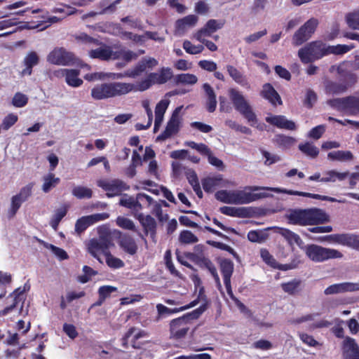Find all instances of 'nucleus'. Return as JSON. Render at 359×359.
<instances>
[{"label":"nucleus","mask_w":359,"mask_h":359,"mask_svg":"<svg viewBox=\"0 0 359 359\" xmlns=\"http://www.w3.org/2000/svg\"><path fill=\"white\" fill-rule=\"evenodd\" d=\"M285 218L289 224L299 226L317 225L330 221L329 215L319 208L291 209L287 212Z\"/></svg>","instance_id":"f257e3e1"},{"label":"nucleus","mask_w":359,"mask_h":359,"mask_svg":"<svg viewBox=\"0 0 359 359\" xmlns=\"http://www.w3.org/2000/svg\"><path fill=\"white\" fill-rule=\"evenodd\" d=\"M134 87L131 83H103L95 86L91 89L90 95L96 100H106L135 92Z\"/></svg>","instance_id":"f03ea898"},{"label":"nucleus","mask_w":359,"mask_h":359,"mask_svg":"<svg viewBox=\"0 0 359 359\" xmlns=\"http://www.w3.org/2000/svg\"><path fill=\"white\" fill-rule=\"evenodd\" d=\"M206 309V305L203 304L199 308L184 315L182 317L172 320L170 322L171 337L176 339L184 338L189 330L191 321L198 318Z\"/></svg>","instance_id":"7ed1b4c3"},{"label":"nucleus","mask_w":359,"mask_h":359,"mask_svg":"<svg viewBox=\"0 0 359 359\" xmlns=\"http://www.w3.org/2000/svg\"><path fill=\"white\" fill-rule=\"evenodd\" d=\"M173 77V72L170 67H162L156 72H152L140 81L133 83L135 92L144 91L153 84H164Z\"/></svg>","instance_id":"20e7f679"},{"label":"nucleus","mask_w":359,"mask_h":359,"mask_svg":"<svg viewBox=\"0 0 359 359\" xmlns=\"http://www.w3.org/2000/svg\"><path fill=\"white\" fill-rule=\"evenodd\" d=\"M302 249L306 257L314 262H323L342 257V254L335 249L327 248L316 244L304 245Z\"/></svg>","instance_id":"39448f33"},{"label":"nucleus","mask_w":359,"mask_h":359,"mask_svg":"<svg viewBox=\"0 0 359 359\" xmlns=\"http://www.w3.org/2000/svg\"><path fill=\"white\" fill-rule=\"evenodd\" d=\"M275 187H257L251 186L246 187L243 190H235V199L236 205L248 204L257 200L270 196V194L266 192L254 193L257 191L270 190L273 191Z\"/></svg>","instance_id":"423d86ee"},{"label":"nucleus","mask_w":359,"mask_h":359,"mask_svg":"<svg viewBox=\"0 0 359 359\" xmlns=\"http://www.w3.org/2000/svg\"><path fill=\"white\" fill-rule=\"evenodd\" d=\"M229 97L235 107L251 124L255 126L257 118L248 102L238 90L231 88L229 90Z\"/></svg>","instance_id":"0eeeda50"},{"label":"nucleus","mask_w":359,"mask_h":359,"mask_svg":"<svg viewBox=\"0 0 359 359\" xmlns=\"http://www.w3.org/2000/svg\"><path fill=\"white\" fill-rule=\"evenodd\" d=\"M327 55V48L321 41H313L298 51V56L303 63H309Z\"/></svg>","instance_id":"6e6552de"},{"label":"nucleus","mask_w":359,"mask_h":359,"mask_svg":"<svg viewBox=\"0 0 359 359\" xmlns=\"http://www.w3.org/2000/svg\"><path fill=\"white\" fill-rule=\"evenodd\" d=\"M327 103L332 108L346 114L355 116L359 114V97L335 98L328 100Z\"/></svg>","instance_id":"1a4fd4ad"},{"label":"nucleus","mask_w":359,"mask_h":359,"mask_svg":"<svg viewBox=\"0 0 359 359\" xmlns=\"http://www.w3.org/2000/svg\"><path fill=\"white\" fill-rule=\"evenodd\" d=\"M154 203L152 198L145 194H137L135 197L124 195L120 199L119 204L139 213L144 206H150Z\"/></svg>","instance_id":"9d476101"},{"label":"nucleus","mask_w":359,"mask_h":359,"mask_svg":"<svg viewBox=\"0 0 359 359\" xmlns=\"http://www.w3.org/2000/svg\"><path fill=\"white\" fill-rule=\"evenodd\" d=\"M77 58L74 53L64 48H54L47 56V61L59 66H71L77 63Z\"/></svg>","instance_id":"9b49d317"},{"label":"nucleus","mask_w":359,"mask_h":359,"mask_svg":"<svg viewBox=\"0 0 359 359\" xmlns=\"http://www.w3.org/2000/svg\"><path fill=\"white\" fill-rule=\"evenodd\" d=\"M319 21L315 18L308 20L292 36V44L299 46L308 41L315 32Z\"/></svg>","instance_id":"f8f14e48"},{"label":"nucleus","mask_w":359,"mask_h":359,"mask_svg":"<svg viewBox=\"0 0 359 359\" xmlns=\"http://www.w3.org/2000/svg\"><path fill=\"white\" fill-rule=\"evenodd\" d=\"M111 241L107 236H100L98 238H93L86 244L88 252L100 263H102V260L100 257V254L104 255L109 251V248L112 245Z\"/></svg>","instance_id":"ddd939ff"},{"label":"nucleus","mask_w":359,"mask_h":359,"mask_svg":"<svg viewBox=\"0 0 359 359\" xmlns=\"http://www.w3.org/2000/svg\"><path fill=\"white\" fill-rule=\"evenodd\" d=\"M330 73H336L340 80L353 86L357 81V76L353 72V64L344 61L339 65H334L330 68Z\"/></svg>","instance_id":"4468645a"},{"label":"nucleus","mask_w":359,"mask_h":359,"mask_svg":"<svg viewBox=\"0 0 359 359\" xmlns=\"http://www.w3.org/2000/svg\"><path fill=\"white\" fill-rule=\"evenodd\" d=\"M97 184L107 192L108 197L118 196L130 188L126 182L118 179L100 180L97 182Z\"/></svg>","instance_id":"2eb2a0df"},{"label":"nucleus","mask_w":359,"mask_h":359,"mask_svg":"<svg viewBox=\"0 0 359 359\" xmlns=\"http://www.w3.org/2000/svg\"><path fill=\"white\" fill-rule=\"evenodd\" d=\"M182 108L183 106H180L174 110L170 119L167 123L165 130L157 137V140L163 141L178 132L181 122L180 114Z\"/></svg>","instance_id":"dca6fc26"},{"label":"nucleus","mask_w":359,"mask_h":359,"mask_svg":"<svg viewBox=\"0 0 359 359\" xmlns=\"http://www.w3.org/2000/svg\"><path fill=\"white\" fill-rule=\"evenodd\" d=\"M108 213H96L88 216H83L78 219L75 224V231L78 234L83 233L88 226L109 218Z\"/></svg>","instance_id":"f3484780"},{"label":"nucleus","mask_w":359,"mask_h":359,"mask_svg":"<svg viewBox=\"0 0 359 359\" xmlns=\"http://www.w3.org/2000/svg\"><path fill=\"white\" fill-rule=\"evenodd\" d=\"M359 290V283L344 282L328 286L324 290L325 295L352 292Z\"/></svg>","instance_id":"a211bd4d"},{"label":"nucleus","mask_w":359,"mask_h":359,"mask_svg":"<svg viewBox=\"0 0 359 359\" xmlns=\"http://www.w3.org/2000/svg\"><path fill=\"white\" fill-rule=\"evenodd\" d=\"M319 316L318 313H309L297 318L293 320L294 323H302L304 322H311L309 329L315 330L317 328L327 327L331 325V323L325 319L316 320V318Z\"/></svg>","instance_id":"6ab92c4d"},{"label":"nucleus","mask_w":359,"mask_h":359,"mask_svg":"<svg viewBox=\"0 0 359 359\" xmlns=\"http://www.w3.org/2000/svg\"><path fill=\"white\" fill-rule=\"evenodd\" d=\"M343 359H359V346L353 338L346 337L342 342Z\"/></svg>","instance_id":"aec40b11"},{"label":"nucleus","mask_w":359,"mask_h":359,"mask_svg":"<svg viewBox=\"0 0 359 359\" xmlns=\"http://www.w3.org/2000/svg\"><path fill=\"white\" fill-rule=\"evenodd\" d=\"M198 21V18L196 15H189L175 22V34L178 36L184 35L189 29L194 27Z\"/></svg>","instance_id":"412c9836"},{"label":"nucleus","mask_w":359,"mask_h":359,"mask_svg":"<svg viewBox=\"0 0 359 359\" xmlns=\"http://www.w3.org/2000/svg\"><path fill=\"white\" fill-rule=\"evenodd\" d=\"M80 71L77 69H61L55 72L57 76L65 78L66 83L72 87L77 88L82 85L83 80L79 77Z\"/></svg>","instance_id":"4be33fe9"},{"label":"nucleus","mask_w":359,"mask_h":359,"mask_svg":"<svg viewBox=\"0 0 359 359\" xmlns=\"http://www.w3.org/2000/svg\"><path fill=\"white\" fill-rule=\"evenodd\" d=\"M21 293L22 292L20 291V288H18L10 294V297L13 299V303L10 306L1 311L0 316H6L15 310H17L18 313L20 314L23 313L24 300L22 297Z\"/></svg>","instance_id":"5701e85b"},{"label":"nucleus","mask_w":359,"mask_h":359,"mask_svg":"<svg viewBox=\"0 0 359 359\" xmlns=\"http://www.w3.org/2000/svg\"><path fill=\"white\" fill-rule=\"evenodd\" d=\"M88 55L93 59H99L101 60H116L117 56L115 54V50L112 47L102 45L99 48L93 49L89 51Z\"/></svg>","instance_id":"b1692460"},{"label":"nucleus","mask_w":359,"mask_h":359,"mask_svg":"<svg viewBox=\"0 0 359 359\" xmlns=\"http://www.w3.org/2000/svg\"><path fill=\"white\" fill-rule=\"evenodd\" d=\"M266 121L280 129L294 130L297 128L294 121L288 120L285 116L281 115L267 116Z\"/></svg>","instance_id":"393cba45"},{"label":"nucleus","mask_w":359,"mask_h":359,"mask_svg":"<svg viewBox=\"0 0 359 359\" xmlns=\"http://www.w3.org/2000/svg\"><path fill=\"white\" fill-rule=\"evenodd\" d=\"M351 85L339 79V82L327 81L325 83V92L330 95L340 94L345 92Z\"/></svg>","instance_id":"a878e982"},{"label":"nucleus","mask_w":359,"mask_h":359,"mask_svg":"<svg viewBox=\"0 0 359 359\" xmlns=\"http://www.w3.org/2000/svg\"><path fill=\"white\" fill-rule=\"evenodd\" d=\"M146 335L147 334L144 331L132 327L122 338V346L127 348L128 344L130 342L132 346L135 348V341L141 337H145Z\"/></svg>","instance_id":"bb28decb"},{"label":"nucleus","mask_w":359,"mask_h":359,"mask_svg":"<svg viewBox=\"0 0 359 359\" xmlns=\"http://www.w3.org/2000/svg\"><path fill=\"white\" fill-rule=\"evenodd\" d=\"M233 271V264L231 261L224 260L221 263V271L226 291L231 293V276Z\"/></svg>","instance_id":"cd10ccee"},{"label":"nucleus","mask_w":359,"mask_h":359,"mask_svg":"<svg viewBox=\"0 0 359 359\" xmlns=\"http://www.w3.org/2000/svg\"><path fill=\"white\" fill-rule=\"evenodd\" d=\"M119 246L126 253L133 255L137 251V245L133 238L123 235L120 238Z\"/></svg>","instance_id":"c85d7f7f"},{"label":"nucleus","mask_w":359,"mask_h":359,"mask_svg":"<svg viewBox=\"0 0 359 359\" xmlns=\"http://www.w3.org/2000/svg\"><path fill=\"white\" fill-rule=\"evenodd\" d=\"M349 175V172H340L335 170H327L323 173V176L322 177L321 182L327 183V182H335L337 181H344L348 176Z\"/></svg>","instance_id":"c756f323"},{"label":"nucleus","mask_w":359,"mask_h":359,"mask_svg":"<svg viewBox=\"0 0 359 359\" xmlns=\"http://www.w3.org/2000/svg\"><path fill=\"white\" fill-rule=\"evenodd\" d=\"M277 232L281 235L289 243L290 245L297 244L301 248L303 245V241L300 236L294 232L285 228H278Z\"/></svg>","instance_id":"7c9ffc66"},{"label":"nucleus","mask_w":359,"mask_h":359,"mask_svg":"<svg viewBox=\"0 0 359 359\" xmlns=\"http://www.w3.org/2000/svg\"><path fill=\"white\" fill-rule=\"evenodd\" d=\"M261 95L273 104L282 103L280 97L270 83H265L263 86Z\"/></svg>","instance_id":"2f4dec72"},{"label":"nucleus","mask_w":359,"mask_h":359,"mask_svg":"<svg viewBox=\"0 0 359 359\" xmlns=\"http://www.w3.org/2000/svg\"><path fill=\"white\" fill-rule=\"evenodd\" d=\"M226 71L236 83L246 88H250V84L246 77L236 67L232 65H227Z\"/></svg>","instance_id":"473e14b6"},{"label":"nucleus","mask_w":359,"mask_h":359,"mask_svg":"<svg viewBox=\"0 0 359 359\" xmlns=\"http://www.w3.org/2000/svg\"><path fill=\"white\" fill-rule=\"evenodd\" d=\"M203 88L208 98L206 101L207 109L209 112H213L217 107L216 95L214 90L208 83H204Z\"/></svg>","instance_id":"72a5a7b5"},{"label":"nucleus","mask_w":359,"mask_h":359,"mask_svg":"<svg viewBox=\"0 0 359 359\" xmlns=\"http://www.w3.org/2000/svg\"><path fill=\"white\" fill-rule=\"evenodd\" d=\"M327 158L332 161L346 162L352 161L353 155L350 151L338 150L328 153Z\"/></svg>","instance_id":"f704fd0d"},{"label":"nucleus","mask_w":359,"mask_h":359,"mask_svg":"<svg viewBox=\"0 0 359 359\" xmlns=\"http://www.w3.org/2000/svg\"><path fill=\"white\" fill-rule=\"evenodd\" d=\"M189 257L191 259L194 261L202 260L204 262L206 267L208 269L212 276L214 277L217 285L219 287H221L220 280L217 273L216 268L213 266V264L209 259H205L202 255H196L194 253L190 254Z\"/></svg>","instance_id":"c9c22d12"},{"label":"nucleus","mask_w":359,"mask_h":359,"mask_svg":"<svg viewBox=\"0 0 359 359\" xmlns=\"http://www.w3.org/2000/svg\"><path fill=\"white\" fill-rule=\"evenodd\" d=\"M185 173L188 182L193 187L196 194L198 196V198H201L203 197V192L196 173L195 171L191 169L187 170Z\"/></svg>","instance_id":"e433bc0d"},{"label":"nucleus","mask_w":359,"mask_h":359,"mask_svg":"<svg viewBox=\"0 0 359 359\" xmlns=\"http://www.w3.org/2000/svg\"><path fill=\"white\" fill-rule=\"evenodd\" d=\"M39 56L36 52H29L24 59L25 69L22 71L23 74L30 75L32 72V67L39 62Z\"/></svg>","instance_id":"4c0bfd02"},{"label":"nucleus","mask_w":359,"mask_h":359,"mask_svg":"<svg viewBox=\"0 0 359 359\" xmlns=\"http://www.w3.org/2000/svg\"><path fill=\"white\" fill-rule=\"evenodd\" d=\"M138 219L147 233H150L151 236H154L156 225L155 219L149 215L144 216L142 214H139Z\"/></svg>","instance_id":"58836bf2"},{"label":"nucleus","mask_w":359,"mask_h":359,"mask_svg":"<svg viewBox=\"0 0 359 359\" xmlns=\"http://www.w3.org/2000/svg\"><path fill=\"white\" fill-rule=\"evenodd\" d=\"M215 198L224 203L235 204V190H220L215 194Z\"/></svg>","instance_id":"ea45409f"},{"label":"nucleus","mask_w":359,"mask_h":359,"mask_svg":"<svg viewBox=\"0 0 359 359\" xmlns=\"http://www.w3.org/2000/svg\"><path fill=\"white\" fill-rule=\"evenodd\" d=\"M355 48V46L352 43L349 44H338L337 46H330L327 47V54L332 53L334 55H343Z\"/></svg>","instance_id":"a19ab883"},{"label":"nucleus","mask_w":359,"mask_h":359,"mask_svg":"<svg viewBox=\"0 0 359 359\" xmlns=\"http://www.w3.org/2000/svg\"><path fill=\"white\" fill-rule=\"evenodd\" d=\"M43 184L42 185V190L45 193H48L51 189L54 188L59 184L60 180L59 177H55L53 173H48L43 177Z\"/></svg>","instance_id":"79ce46f5"},{"label":"nucleus","mask_w":359,"mask_h":359,"mask_svg":"<svg viewBox=\"0 0 359 359\" xmlns=\"http://www.w3.org/2000/svg\"><path fill=\"white\" fill-rule=\"evenodd\" d=\"M175 81L177 84L194 85L198 81V78L192 74H180L175 76Z\"/></svg>","instance_id":"37998d69"},{"label":"nucleus","mask_w":359,"mask_h":359,"mask_svg":"<svg viewBox=\"0 0 359 359\" xmlns=\"http://www.w3.org/2000/svg\"><path fill=\"white\" fill-rule=\"evenodd\" d=\"M39 243L43 245L44 248L51 250V252L57 257L60 260L67 259L69 256L65 250L63 249L56 247L52 244L48 243L42 240H39Z\"/></svg>","instance_id":"c03bdc74"},{"label":"nucleus","mask_w":359,"mask_h":359,"mask_svg":"<svg viewBox=\"0 0 359 359\" xmlns=\"http://www.w3.org/2000/svg\"><path fill=\"white\" fill-rule=\"evenodd\" d=\"M115 54V56H117L116 60L123 59L127 63L135 60L138 57L137 53L122 48L116 50Z\"/></svg>","instance_id":"a18cd8bd"},{"label":"nucleus","mask_w":359,"mask_h":359,"mask_svg":"<svg viewBox=\"0 0 359 359\" xmlns=\"http://www.w3.org/2000/svg\"><path fill=\"white\" fill-rule=\"evenodd\" d=\"M169 104L170 100L168 99H163L156 104L155 108V119H157V122L163 121V116Z\"/></svg>","instance_id":"49530a36"},{"label":"nucleus","mask_w":359,"mask_h":359,"mask_svg":"<svg viewBox=\"0 0 359 359\" xmlns=\"http://www.w3.org/2000/svg\"><path fill=\"white\" fill-rule=\"evenodd\" d=\"M273 191H274L276 193H284V194H287L290 195L301 196L309 197V198H314V199L321 200V195L317 194H311V193L303 192V191L287 190V189H281V188H274V189H273Z\"/></svg>","instance_id":"de8ad7c7"},{"label":"nucleus","mask_w":359,"mask_h":359,"mask_svg":"<svg viewBox=\"0 0 359 359\" xmlns=\"http://www.w3.org/2000/svg\"><path fill=\"white\" fill-rule=\"evenodd\" d=\"M67 209L68 208L67 206H62L56 210L50 222V225L55 231L57 229L59 223L62 219L67 215Z\"/></svg>","instance_id":"09e8293b"},{"label":"nucleus","mask_w":359,"mask_h":359,"mask_svg":"<svg viewBox=\"0 0 359 359\" xmlns=\"http://www.w3.org/2000/svg\"><path fill=\"white\" fill-rule=\"evenodd\" d=\"M197 304H198V302L196 300H194L191 303H190L189 305L181 307L180 309H171L166 307L165 306H164L163 304H157L156 309H157L158 315L161 316L165 313L171 314V313H176V312H178L180 311H184V310L188 309L189 308H191L193 306H195Z\"/></svg>","instance_id":"8fccbe9b"},{"label":"nucleus","mask_w":359,"mask_h":359,"mask_svg":"<svg viewBox=\"0 0 359 359\" xmlns=\"http://www.w3.org/2000/svg\"><path fill=\"white\" fill-rule=\"evenodd\" d=\"M147 69L145 62L142 59L133 69L126 72V76L130 78H136L142 73L144 72Z\"/></svg>","instance_id":"3c124183"},{"label":"nucleus","mask_w":359,"mask_h":359,"mask_svg":"<svg viewBox=\"0 0 359 359\" xmlns=\"http://www.w3.org/2000/svg\"><path fill=\"white\" fill-rule=\"evenodd\" d=\"M299 149L306 156L313 158H316L319 154L318 149L310 142L300 144L299 145Z\"/></svg>","instance_id":"603ef678"},{"label":"nucleus","mask_w":359,"mask_h":359,"mask_svg":"<svg viewBox=\"0 0 359 359\" xmlns=\"http://www.w3.org/2000/svg\"><path fill=\"white\" fill-rule=\"evenodd\" d=\"M72 194L77 198H90L92 197V190L86 187L76 186L72 189Z\"/></svg>","instance_id":"864d4df0"},{"label":"nucleus","mask_w":359,"mask_h":359,"mask_svg":"<svg viewBox=\"0 0 359 359\" xmlns=\"http://www.w3.org/2000/svg\"><path fill=\"white\" fill-rule=\"evenodd\" d=\"M349 237V234H332L325 236L323 240H326L330 243H337L341 245H348Z\"/></svg>","instance_id":"5fc2aeb1"},{"label":"nucleus","mask_w":359,"mask_h":359,"mask_svg":"<svg viewBox=\"0 0 359 359\" xmlns=\"http://www.w3.org/2000/svg\"><path fill=\"white\" fill-rule=\"evenodd\" d=\"M105 262L111 269H120L124 266V262L119 258L113 256L109 251L105 254Z\"/></svg>","instance_id":"6e6d98bb"},{"label":"nucleus","mask_w":359,"mask_h":359,"mask_svg":"<svg viewBox=\"0 0 359 359\" xmlns=\"http://www.w3.org/2000/svg\"><path fill=\"white\" fill-rule=\"evenodd\" d=\"M183 48L189 54L196 55L203 51L204 46L202 44L194 45L190 41L185 40L183 42Z\"/></svg>","instance_id":"4d7b16f0"},{"label":"nucleus","mask_w":359,"mask_h":359,"mask_svg":"<svg viewBox=\"0 0 359 359\" xmlns=\"http://www.w3.org/2000/svg\"><path fill=\"white\" fill-rule=\"evenodd\" d=\"M221 180L219 177L205 178L202 181L203 189L207 192L212 191L215 187L219 185Z\"/></svg>","instance_id":"13d9d810"},{"label":"nucleus","mask_w":359,"mask_h":359,"mask_svg":"<svg viewBox=\"0 0 359 359\" xmlns=\"http://www.w3.org/2000/svg\"><path fill=\"white\" fill-rule=\"evenodd\" d=\"M260 255L263 261L267 264L268 265L273 267V268H279L281 269H287L285 267L279 266L278 264L276 262V259L273 257V256L269 253V252L266 249H262L260 250Z\"/></svg>","instance_id":"bf43d9fd"},{"label":"nucleus","mask_w":359,"mask_h":359,"mask_svg":"<svg viewBox=\"0 0 359 359\" xmlns=\"http://www.w3.org/2000/svg\"><path fill=\"white\" fill-rule=\"evenodd\" d=\"M179 241L183 244H192L198 241V238L190 231L184 230L180 233Z\"/></svg>","instance_id":"052dcab7"},{"label":"nucleus","mask_w":359,"mask_h":359,"mask_svg":"<svg viewBox=\"0 0 359 359\" xmlns=\"http://www.w3.org/2000/svg\"><path fill=\"white\" fill-rule=\"evenodd\" d=\"M346 20L350 28L359 30V11L347 14Z\"/></svg>","instance_id":"680f3d73"},{"label":"nucleus","mask_w":359,"mask_h":359,"mask_svg":"<svg viewBox=\"0 0 359 359\" xmlns=\"http://www.w3.org/2000/svg\"><path fill=\"white\" fill-rule=\"evenodd\" d=\"M275 141L279 146L283 147L284 148H288L291 147L296 142L294 137L283 135H276L275 137Z\"/></svg>","instance_id":"e2e57ef3"},{"label":"nucleus","mask_w":359,"mask_h":359,"mask_svg":"<svg viewBox=\"0 0 359 359\" xmlns=\"http://www.w3.org/2000/svg\"><path fill=\"white\" fill-rule=\"evenodd\" d=\"M18 120V117L16 114L11 113L6 116L1 122V128L4 130H9L13 126H14Z\"/></svg>","instance_id":"0e129e2a"},{"label":"nucleus","mask_w":359,"mask_h":359,"mask_svg":"<svg viewBox=\"0 0 359 359\" xmlns=\"http://www.w3.org/2000/svg\"><path fill=\"white\" fill-rule=\"evenodd\" d=\"M25 201L19 198L17 195L13 196L11 200V206L8 210V215L10 217H13L19 208H20L22 203Z\"/></svg>","instance_id":"69168bd1"},{"label":"nucleus","mask_w":359,"mask_h":359,"mask_svg":"<svg viewBox=\"0 0 359 359\" xmlns=\"http://www.w3.org/2000/svg\"><path fill=\"white\" fill-rule=\"evenodd\" d=\"M28 102V97L21 93H17L14 95L12 104L13 106L18 108H21L25 107Z\"/></svg>","instance_id":"338daca9"},{"label":"nucleus","mask_w":359,"mask_h":359,"mask_svg":"<svg viewBox=\"0 0 359 359\" xmlns=\"http://www.w3.org/2000/svg\"><path fill=\"white\" fill-rule=\"evenodd\" d=\"M212 34L205 26H203L193 34L192 38L198 42H204V41L207 40L208 37H210Z\"/></svg>","instance_id":"774afa93"}]
</instances>
